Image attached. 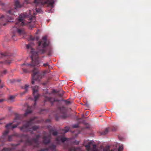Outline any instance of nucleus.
Returning <instances> with one entry per match:
<instances>
[{
  "label": "nucleus",
  "instance_id": "nucleus-5",
  "mask_svg": "<svg viewBox=\"0 0 151 151\" xmlns=\"http://www.w3.org/2000/svg\"><path fill=\"white\" fill-rule=\"evenodd\" d=\"M40 137L39 135H36L35 138H33L32 139L27 140L26 141V144L35 147H39V139Z\"/></svg>",
  "mask_w": 151,
  "mask_h": 151
},
{
  "label": "nucleus",
  "instance_id": "nucleus-33",
  "mask_svg": "<svg viewBox=\"0 0 151 151\" xmlns=\"http://www.w3.org/2000/svg\"><path fill=\"white\" fill-rule=\"evenodd\" d=\"M4 101V99H0V103L3 102Z\"/></svg>",
  "mask_w": 151,
  "mask_h": 151
},
{
  "label": "nucleus",
  "instance_id": "nucleus-1",
  "mask_svg": "<svg viewBox=\"0 0 151 151\" xmlns=\"http://www.w3.org/2000/svg\"><path fill=\"white\" fill-rule=\"evenodd\" d=\"M55 1V0H35L34 5L35 7L36 12L33 10H29V15L24 13L21 14L19 16V19L16 22L15 25L12 29V31H14V34L17 32L20 35L25 34L26 32L24 29L21 27L28 24L32 21L35 22V16L37 13H41L42 12L41 8V5L47 4L52 8L54 6L53 4Z\"/></svg>",
  "mask_w": 151,
  "mask_h": 151
},
{
  "label": "nucleus",
  "instance_id": "nucleus-27",
  "mask_svg": "<svg viewBox=\"0 0 151 151\" xmlns=\"http://www.w3.org/2000/svg\"><path fill=\"white\" fill-rule=\"evenodd\" d=\"M117 129V127H113L111 129V128L110 131H115Z\"/></svg>",
  "mask_w": 151,
  "mask_h": 151
},
{
  "label": "nucleus",
  "instance_id": "nucleus-14",
  "mask_svg": "<svg viewBox=\"0 0 151 151\" xmlns=\"http://www.w3.org/2000/svg\"><path fill=\"white\" fill-rule=\"evenodd\" d=\"M29 86L28 85H25L24 86H22V88L24 89H25V91L21 93L20 94L21 95H22L24 94L26 92H27L28 90V88L29 87Z\"/></svg>",
  "mask_w": 151,
  "mask_h": 151
},
{
  "label": "nucleus",
  "instance_id": "nucleus-44",
  "mask_svg": "<svg viewBox=\"0 0 151 151\" xmlns=\"http://www.w3.org/2000/svg\"><path fill=\"white\" fill-rule=\"evenodd\" d=\"M14 39V40H15V39Z\"/></svg>",
  "mask_w": 151,
  "mask_h": 151
},
{
  "label": "nucleus",
  "instance_id": "nucleus-31",
  "mask_svg": "<svg viewBox=\"0 0 151 151\" xmlns=\"http://www.w3.org/2000/svg\"><path fill=\"white\" fill-rule=\"evenodd\" d=\"M22 69L23 72L24 73H27L28 72L27 70L26 69L22 68Z\"/></svg>",
  "mask_w": 151,
  "mask_h": 151
},
{
  "label": "nucleus",
  "instance_id": "nucleus-17",
  "mask_svg": "<svg viewBox=\"0 0 151 151\" xmlns=\"http://www.w3.org/2000/svg\"><path fill=\"white\" fill-rule=\"evenodd\" d=\"M32 112L31 107L28 106L27 107V110L26 113L24 114V116H26L28 114L31 113Z\"/></svg>",
  "mask_w": 151,
  "mask_h": 151
},
{
  "label": "nucleus",
  "instance_id": "nucleus-11",
  "mask_svg": "<svg viewBox=\"0 0 151 151\" xmlns=\"http://www.w3.org/2000/svg\"><path fill=\"white\" fill-rule=\"evenodd\" d=\"M56 146L53 144L50 145L48 147L46 148L45 149H42L39 151H56Z\"/></svg>",
  "mask_w": 151,
  "mask_h": 151
},
{
  "label": "nucleus",
  "instance_id": "nucleus-34",
  "mask_svg": "<svg viewBox=\"0 0 151 151\" xmlns=\"http://www.w3.org/2000/svg\"><path fill=\"white\" fill-rule=\"evenodd\" d=\"M84 105L85 106H89L88 104V103H86V104H85Z\"/></svg>",
  "mask_w": 151,
  "mask_h": 151
},
{
  "label": "nucleus",
  "instance_id": "nucleus-4",
  "mask_svg": "<svg viewBox=\"0 0 151 151\" xmlns=\"http://www.w3.org/2000/svg\"><path fill=\"white\" fill-rule=\"evenodd\" d=\"M34 120V119L31 118L29 120L25 121V123L24 124L22 127H19L20 130L23 132H29L31 134H33L34 133L33 131H36L40 127L38 125H34L32 127H31Z\"/></svg>",
  "mask_w": 151,
  "mask_h": 151
},
{
  "label": "nucleus",
  "instance_id": "nucleus-3",
  "mask_svg": "<svg viewBox=\"0 0 151 151\" xmlns=\"http://www.w3.org/2000/svg\"><path fill=\"white\" fill-rule=\"evenodd\" d=\"M12 123H10L5 126L7 129L4 131L2 136L0 137V147L4 145V142L7 141H11L12 140L13 135L8 136L9 132V130L16 127L19 124V123H18L17 124L12 125Z\"/></svg>",
  "mask_w": 151,
  "mask_h": 151
},
{
  "label": "nucleus",
  "instance_id": "nucleus-32",
  "mask_svg": "<svg viewBox=\"0 0 151 151\" xmlns=\"http://www.w3.org/2000/svg\"><path fill=\"white\" fill-rule=\"evenodd\" d=\"M12 135H13V136L17 137V136H18V134H17V133H14V134H12Z\"/></svg>",
  "mask_w": 151,
  "mask_h": 151
},
{
  "label": "nucleus",
  "instance_id": "nucleus-41",
  "mask_svg": "<svg viewBox=\"0 0 151 151\" xmlns=\"http://www.w3.org/2000/svg\"><path fill=\"white\" fill-rule=\"evenodd\" d=\"M79 143V142H76V144H77V145H78V144Z\"/></svg>",
  "mask_w": 151,
  "mask_h": 151
},
{
  "label": "nucleus",
  "instance_id": "nucleus-45",
  "mask_svg": "<svg viewBox=\"0 0 151 151\" xmlns=\"http://www.w3.org/2000/svg\"><path fill=\"white\" fill-rule=\"evenodd\" d=\"M15 146H17V145H16Z\"/></svg>",
  "mask_w": 151,
  "mask_h": 151
},
{
  "label": "nucleus",
  "instance_id": "nucleus-28",
  "mask_svg": "<svg viewBox=\"0 0 151 151\" xmlns=\"http://www.w3.org/2000/svg\"><path fill=\"white\" fill-rule=\"evenodd\" d=\"M123 149V147L122 145H120L119 146L118 149V151H122Z\"/></svg>",
  "mask_w": 151,
  "mask_h": 151
},
{
  "label": "nucleus",
  "instance_id": "nucleus-22",
  "mask_svg": "<svg viewBox=\"0 0 151 151\" xmlns=\"http://www.w3.org/2000/svg\"><path fill=\"white\" fill-rule=\"evenodd\" d=\"M15 97V96H11L9 98V99L12 101H13Z\"/></svg>",
  "mask_w": 151,
  "mask_h": 151
},
{
  "label": "nucleus",
  "instance_id": "nucleus-24",
  "mask_svg": "<svg viewBox=\"0 0 151 151\" xmlns=\"http://www.w3.org/2000/svg\"><path fill=\"white\" fill-rule=\"evenodd\" d=\"M68 151H76V149L74 147H70L69 148Z\"/></svg>",
  "mask_w": 151,
  "mask_h": 151
},
{
  "label": "nucleus",
  "instance_id": "nucleus-6",
  "mask_svg": "<svg viewBox=\"0 0 151 151\" xmlns=\"http://www.w3.org/2000/svg\"><path fill=\"white\" fill-rule=\"evenodd\" d=\"M49 133L50 134L48 136H45L43 139V142L45 144H47L49 143L50 142V138L51 137V134H52L54 136H56L58 134V132L55 131L54 129L52 128L50 129L49 130Z\"/></svg>",
  "mask_w": 151,
  "mask_h": 151
},
{
  "label": "nucleus",
  "instance_id": "nucleus-37",
  "mask_svg": "<svg viewBox=\"0 0 151 151\" xmlns=\"http://www.w3.org/2000/svg\"><path fill=\"white\" fill-rule=\"evenodd\" d=\"M15 37V35L14 34H13L12 35V37L13 38L14 37Z\"/></svg>",
  "mask_w": 151,
  "mask_h": 151
},
{
  "label": "nucleus",
  "instance_id": "nucleus-18",
  "mask_svg": "<svg viewBox=\"0 0 151 151\" xmlns=\"http://www.w3.org/2000/svg\"><path fill=\"white\" fill-rule=\"evenodd\" d=\"M91 142H89L88 144L85 146V147L87 151H90L91 150Z\"/></svg>",
  "mask_w": 151,
  "mask_h": 151
},
{
  "label": "nucleus",
  "instance_id": "nucleus-29",
  "mask_svg": "<svg viewBox=\"0 0 151 151\" xmlns=\"http://www.w3.org/2000/svg\"><path fill=\"white\" fill-rule=\"evenodd\" d=\"M78 124H74L73 126V128H78Z\"/></svg>",
  "mask_w": 151,
  "mask_h": 151
},
{
  "label": "nucleus",
  "instance_id": "nucleus-12",
  "mask_svg": "<svg viewBox=\"0 0 151 151\" xmlns=\"http://www.w3.org/2000/svg\"><path fill=\"white\" fill-rule=\"evenodd\" d=\"M67 139V138L63 137L62 136H59L56 139V140L57 142V143H59L60 142H64Z\"/></svg>",
  "mask_w": 151,
  "mask_h": 151
},
{
  "label": "nucleus",
  "instance_id": "nucleus-16",
  "mask_svg": "<svg viewBox=\"0 0 151 151\" xmlns=\"http://www.w3.org/2000/svg\"><path fill=\"white\" fill-rule=\"evenodd\" d=\"M15 9H16L17 8H21L22 6V5L20 4L18 1L17 0L15 2Z\"/></svg>",
  "mask_w": 151,
  "mask_h": 151
},
{
  "label": "nucleus",
  "instance_id": "nucleus-2",
  "mask_svg": "<svg viewBox=\"0 0 151 151\" xmlns=\"http://www.w3.org/2000/svg\"><path fill=\"white\" fill-rule=\"evenodd\" d=\"M49 45V43L47 42V37L44 36L42 37L41 41H39L38 46L37 47V51H35V50L32 47L31 44L27 45L26 48L30 50V52L31 54V58L32 63L29 64L24 63L22 64V66L23 65L26 66H30L31 68L33 69V74L32 75V83L34 84L35 81H39L42 78V76L40 75L37 70L35 67L34 66H39L40 62L38 60V55L40 54H44L47 52L48 55H50L52 53V51L50 47L47 48L46 47Z\"/></svg>",
  "mask_w": 151,
  "mask_h": 151
},
{
  "label": "nucleus",
  "instance_id": "nucleus-42",
  "mask_svg": "<svg viewBox=\"0 0 151 151\" xmlns=\"http://www.w3.org/2000/svg\"><path fill=\"white\" fill-rule=\"evenodd\" d=\"M6 25V23H4V24H3V25H4V26L5 25Z\"/></svg>",
  "mask_w": 151,
  "mask_h": 151
},
{
  "label": "nucleus",
  "instance_id": "nucleus-7",
  "mask_svg": "<svg viewBox=\"0 0 151 151\" xmlns=\"http://www.w3.org/2000/svg\"><path fill=\"white\" fill-rule=\"evenodd\" d=\"M15 12L13 9H11L9 10L7 13L6 15L4 16L3 15L0 18V21L1 19L4 18L6 19V21L7 22H11V20L13 19V16Z\"/></svg>",
  "mask_w": 151,
  "mask_h": 151
},
{
  "label": "nucleus",
  "instance_id": "nucleus-25",
  "mask_svg": "<svg viewBox=\"0 0 151 151\" xmlns=\"http://www.w3.org/2000/svg\"><path fill=\"white\" fill-rule=\"evenodd\" d=\"M43 66L45 67H46L47 66H48L49 68H50V65L48 62H47L46 63L43 64Z\"/></svg>",
  "mask_w": 151,
  "mask_h": 151
},
{
  "label": "nucleus",
  "instance_id": "nucleus-35",
  "mask_svg": "<svg viewBox=\"0 0 151 151\" xmlns=\"http://www.w3.org/2000/svg\"><path fill=\"white\" fill-rule=\"evenodd\" d=\"M104 151H114L113 150H105V149H104Z\"/></svg>",
  "mask_w": 151,
  "mask_h": 151
},
{
  "label": "nucleus",
  "instance_id": "nucleus-20",
  "mask_svg": "<svg viewBox=\"0 0 151 151\" xmlns=\"http://www.w3.org/2000/svg\"><path fill=\"white\" fill-rule=\"evenodd\" d=\"M21 116L19 114H17L16 115L14 121V122H16V121L17 120H19L20 119Z\"/></svg>",
  "mask_w": 151,
  "mask_h": 151
},
{
  "label": "nucleus",
  "instance_id": "nucleus-38",
  "mask_svg": "<svg viewBox=\"0 0 151 151\" xmlns=\"http://www.w3.org/2000/svg\"><path fill=\"white\" fill-rule=\"evenodd\" d=\"M0 3L1 4V5H4V4H3V3H1V2L0 1Z\"/></svg>",
  "mask_w": 151,
  "mask_h": 151
},
{
  "label": "nucleus",
  "instance_id": "nucleus-23",
  "mask_svg": "<svg viewBox=\"0 0 151 151\" xmlns=\"http://www.w3.org/2000/svg\"><path fill=\"white\" fill-rule=\"evenodd\" d=\"M35 39H36V41H38V40L39 39H38V37H37L35 38V37H32V36H31L30 37V40H32V41H34Z\"/></svg>",
  "mask_w": 151,
  "mask_h": 151
},
{
  "label": "nucleus",
  "instance_id": "nucleus-39",
  "mask_svg": "<svg viewBox=\"0 0 151 151\" xmlns=\"http://www.w3.org/2000/svg\"><path fill=\"white\" fill-rule=\"evenodd\" d=\"M93 151H97V149L93 150Z\"/></svg>",
  "mask_w": 151,
  "mask_h": 151
},
{
  "label": "nucleus",
  "instance_id": "nucleus-21",
  "mask_svg": "<svg viewBox=\"0 0 151 151\" xmlns=\"http://www.w3.org/2000/svg\"><path fill=\"white\" fill-rule=\"evenodd\" d=\"M12 60H7L4 62V64H9L11 63Z\"/></svg>",
  "mask_w": 151,
  "mask_h": 151
},
{
  "label": "nucleus",
  "instance_id": "nucleus-30",
  "mask_svg": "<svg viewBox=\"0 0 151 151\" xmlns=\"http://www.w3.org/2000/svg\"><path fill=\"white\" fill-rule=\"evenodd\" d=\"M93 150L96 149V145H93Z\"/></svg>",
  "mask_w": 151,
  "mask_h": 151
},
{
  "label": "nucleus",
  "instance_id": "nucleus-43",
  "mask_svg": "<svg viewBox=\"0 0 151 151\" xmlns=\"http://www.w3.org/2000/svg\"><path fill=\"white\" fill-rule=\"evenodd\" d=\"M3 119H3H0V120H1V119Z\"/></svg>",
  "mask_w": 151,
  "mask_h": 151
},
{
  "label": "nucleus",
  "instance_id": "nucleus-13",
  "mask_svg": "<svg viewBox=\"0 0 151 151\" xmlns=\"http://www.w3.org/2000/svg\"><path fill=\"white\" fill-rule=\"evenodd\" d=\"M11 53L7 52H4V53L1 52L0 53V57L3 58L4 57H7L8 56H11Z\"/></svg>",
  "mask_w": 151,
  "mask_h": 151
},
{
  "label": "nucleus",
  "instance_id": "nucleus-26",
  "mask_svg": "<svg viewBox=\"0 0 151 151\" xmlns=\"http://www.w3.org/2000/svg\"><path fill=\"white\" fill-rule=\"evenodd\" d=\"M61 100L64 101L66 104H69L70 103V101H68L67 100H64L63 99H62Z\"/></svg>",
  "mask_w": 151,
  "mask_h": 151
},
{
  "label": "nucleus",
  "instance_id": "nucleus-40",
  "mask_svg": "<svg viewBox=\"0 0 151 151\" xmlns=\"http://www.w3.org/2000/svg\"><path fill=\"white\" fill-rule=\"evenodd\" d=\"M50 121V120L49 119H47V122H49Z\"/></svg>",
  "mask_w": 151,
  "mask_h": 151
},
{
  "label": "nucleus",
  "instance_id": "nucleus-10",
  "mask_svg": "<svg viewBox=\"0 0 151 151\" xmlns=\"http://www.w3.org/2000/svg\"><path fill=\"white\" fill-rule=\"evenodd\" d=\"M59 110L60 113V116L62 118L65 119L68 117L66 114V109L64 107L59 108Z\"/></svg>",
  "mask_w": 151,
  "mask_h": 151
},
{
  "label": "nucleus",
  "instance_id": "nucleus-15",
  "mask_svg": "<svg viewBox=\"0 0 151 151\" xmlns=\"http://www.w3.org/2000/svg\"><path fill=\"white\" fill-rule=\"evenodd\" d=\"M111 128H106L102 132H101V134L102 135H105L107 134L110 131Z\"/></svg>",
  "mask_w": 151,
  "mask_h": 151
},
{
  "label": "nucleus",
  "instance_id": "nucleus-9",
  "mask_svg": "<svg viewBox=\"0 0 151 151\" xmlns=\"http://www.w3.org/2000/svg\"><path fill=\"white\" fill-rule=\"evenodd\" d=\"M46 93H44L43 95V96L45 97V99L44 101L45 102L47 101H49L52 104L54 102H59L60 101V100L59 99H56L54 98L47 96H46V94L47 93H48V91L46 90Z\"/></svg>",
  "mask_w": 151,
  "mask_h": 151
},
{
  "label": "nucleus",
  "instance_id": "nucleus-19",
  "mask_svg": "<svg viewBox=\"0 0 151 151\" xmlns=\"http://www.w3.org/2000/svg\"><path fill=\"white\" fill-rule=\"evenodd\" d=\"M69 129V128L68 127H66L65 129H62L61 132L63 133H65L67 132Z\"/></svg>",
  "mask_w": 151,
  "mask_h": 151
},
{
  "label": "nucleus",
  "instance_id": "nucleus-36",
  "mask_svg": "<svg viewBox=\"0 0 151 151\" xmlns=\"http://www.w3.org/2000/svg\"><path fill=\"white\" fill-rule=\"evenodd\" d=\"M28 0H24L25 2L27 4L28 3Z\"/></svg>",
  "mask_w": 151,
  "mask_h": 151
},
{
  "label": "nucleus",
  "instance_id": "nucleus-8",
  "mask_svg": "<svg viewBox=\"0 0 151 151\" xmlns=\"http://www.w3.org/2000/svg\"><path fill=\"white\" fill-rule=\"evenodd\" d=\"M32 90L33 91V95L34 97V106H35L36 104V101L39 97L40 95L38 93L39 87L37 86L32 87Z\"/></svg>",
  "mask_w": 151,
  "mask_h": 151
}]
</instances>
